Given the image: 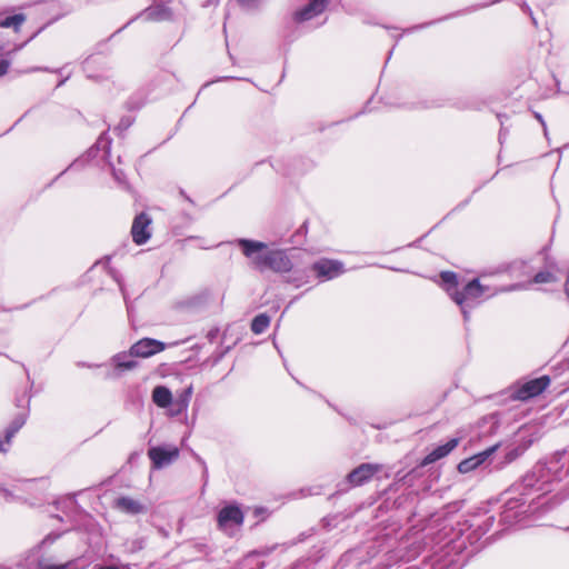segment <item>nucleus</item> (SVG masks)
Instances as JSON below:
<instances>
[{
    "label": "nucleus",
    "mask_w": 569,
    "mask_h": 569,
    "mask_svg": "<svg viewBox=\"0 0 569 569\" xmlns=\"http://www.w3.org/2000/svg\"><path fill=\"white\" fill-rule=\"evenodd\" d=\"M569 477V446L540 458L526 473L511 483L501 495L499 530L486 541H495L509 529L532 526L560 506L568 495L557 492L550 497L553 482Z\"/></svg>",
    "instance_id": "nucleus-1"
},
{
    "label": "nucleus",
    "mask_w": 569,
    "mask_h": 569,
    "mask_svg": "<svg viewBox=\"0 0 569 569\" xmlns=\"http://www.w3.org/2000/svg\"><path fill=\"white\" fill-rule=\"evenodd\" d=\"M462 506L463 500H455L435 512L432 517L437 529L432 535H435L437 543L447 550L448 556L451 553L461 556L470 546L471 550L461 559L467 562L471 555L483 547L477 545L492 528L496 516L490 515L488 510L469 517L457 516ZM458 560L460 561V559Z\"/></svg>",
    "instance_id": "nucleus-2"
},
{
    "label": "nucleus",
    "mask_w": 569,
    "mask_h": 569,
    "mask_svg": "<svg viewBox=\"0 0 569 569\" xmlns=\"http://www.w3.org/2000/svg\"><path fill=\"white\" fill-rule=\"evenodd\" d=\"M542 427L537 423L522 425L505 446L502 452L497 455L501 442H496L486 449L478 451L460 460L456 467L457 471L466 475L477 470L481 466L493 463L492 470L500 471L519 459L535 442L542 437Z\"/></svg>",
    "instance_id": "nucleus-3"
},
{
    "label": "nucleus",
    "mask_w": 569,
    "mask_h": 569,
    "mask_svg": "<svg viewBox=\"0 0 569 569\" xmlns=\"http://www.w3.org/2000/svg\"><path fill=\"white\" fill-rule=\"evenodd\" d=\"M229 243L238 247L260 272L271 270L274 273H289L293 269L286 249H272L267 242L251 238H236Z\"/></svg>",
    "instance_id": "nucleus-4"
},
{
    "label": "nucleus",
    "mask_w": 569,
    "mask_h": 569,
    "mask_svg": "<svg viewBox=\"0 0 569 569\" xmlns=\"http://www.w3.org/2000/svg\"><path fill=\"white\" fill-rule=\"evenodd\" d=\"M526 282H515L507 286L491 288L480 281V277L463 280L457 292L452 295V301L457 305L463 319L465 327L471 319V312L481 306L482 297L490 299L499 293L523 290ZM468 330V328H466Z\"/></svg>",
    "instance_id": "nucleus-5"
},
{
    "label": "nucleus",
    "mask_w": 569,
    "mask_h": 569,
    "mask_svg": "<svg viewBox=\"0 0 569 569\" xmlns=\"http://www.w3.org/2000/svg\"><path fill=\"white\" fill-rule=\"evenodd\" d=\"M111 144L112 139L110 138L108 131L100 133L96 143L90 147L86 153L73 160L64 170H62L59 174H57L49 183L46 184V188H50L53 186L56 181H58L68 170L70 169H79L87 166L91 160H93L100 151H102V157L108 159V164L110 168V173L113 180L117 182L119 187L122 189H129V182L126 176V172L122 169H118L114 164L109 161L111 154Z\"/></svg>",
    "instance_id": "nucleus-6"
},
{
    "label": "nucleus",
    "mask_w": 569,
    "mask_h": 569,
    "mask_svg": "<svg viewBox=\"0 0 569 569\" xmlns=\"http://www.w3.org/2000/svg\"><path fill=\"white\" fill-rule=\"evenodd\" d=\"M63 533L62 531H51L46 535L43 539L34 548L29 550L26 557L17 563V567L19 569H84L88 563L81 558L72 559L64 563H54L43 557L41 552L42 548L53 545Z\"/></svg>",
    "instance_id": "nucleus-7"
},
{
    "label": "nucleus",
    "mask_w": 569,
    "mask_h": 569,
    "mask_svg": "<svg viewBox=\"0 0 569 569\" xmlns=\"http://www.w3.org/2000/svg\"><path fill=\"white\" fill-rule=\"evenodd\" d=\"M419 499V489L405 485L399 481V473H396L395 481L383 490L382 500L378 507L379 510H406L409 515L415 516L411 509Z\"/></svg>",
    "instance_id": "nucleus-8"
},
{
    "label": "nucleus",
    "mask_w": 569,
    "mask_h": 569,
    "mask_svg": "<svg viewBox=\"0 0 569 569\" xmlns=\"http://www.w3.org/2000/svg\"><path fill=\"white\" fill-rule=\"evenodd\" d=\"M382 469V465L375 462H362L352 470H350L346 477L339 481L336 486V490L328 497L329 500L339 497L350 489L363 486L369 482L378 472Z\"/></svg>",
    "instance_id": "nucleus-9"
},
{
    "label": "nucleus",
    "mask_w": 569,
    "mask_h": 569,
    "mask_svg": "<svg viewBox=\"0 0 569 569\" xmlns=\"http://www.w3.org/2000/svg\"><path fill=\"white\" fill-rule=\"evenodd\" d=\"M76 530L94 553L103 551L106 547L103 528L93 516L84 512L80 518Z\"/></svg>",
    "instance_id": "nucleus-10"
},
{
    "label": "nucleus",
    "mask_w": 569,
    "mask_h": 569,
    "mask_svg": "<svg viewBox=\"0 0 569 569\" xmlns=\"http://www.w3.org/2000/svg\"><path fill=\"white\" fill-rule=\"evenodd\" d=\"M147 456L150 460L151 470H161L172 465L180 457L178 446L168 442L153 445L148 443Z\"/></svg>",
    "instance_id": "nucleus-11"
},
{
    "label": "nucleus",
    "mask_w": 569,
    "mask_h": 569,
    "mask_svg": "<svg viewBox=\"0 0 569 569\" xmlns=\"http://www.w3.org/2000/svg\"><path fill=\"white\" fill-rule=\"evenodd\" d=\"M550 383L551 378L548 375L531 378L523 382L518 381L513 385L510 397L517 401H529L542 395Z\"/></svg>",
    "instance_id": "nucleus-12"
},
{
    "label": "nucleus",
    "mask_w": 569,
    "mask_h": 569,
    "mask_svg": "<svg viewBox=\"0 0 569 569\" xmlns=\"http://www.w3.org/2000/svg\"><path fill=\"white\" fill-rule=\"evenodd\" d=\"M143 18L144 21H151V22H160V21H171L173 18V11L172 9L164 4V3H158V4H151L130 18L127 23H124L121 28L116 30L106 41H109L117 34L121 33L124 29H127L131 23L137 21L138 19Z\"/></svg>",
    "instance_id": "nucleus-13"
},
{
    "label": "nucleus",
    "mask_w": 569,
    "mask_h": 569,
    "mask_svg": "<svg viewBox=\"0 0 569 569\" xmlns=\"http://www.w3.org/2000/svg\"><path fill=\"white\" fill-rule=\"evenodd\" d=\"M309 271L320 281L333 280L346 272L345 263L338 259L319 258L309 266Z\"/></svg>",
    "instance_id": "nucleus-14"
},
{
    "label": "nucleus",
    "mask_w": 569,
    "mask_h": 569,
    "mask_svg": "<svg viewBox=\"0 0 569 569\" xmlns=\"http://www.w3.org/2000/svg\"><path fill=\"white\" fill-rule=\"evenodd\" d=\"M61 17L62 16H57L50 19L47 23L38 28L26 41L19 44H14L12 49L6 50V43L0 40V53H2V57L0 58V78L8 73L9 68L12 63L13 54L22 50L30 41L38 37L48 26L58 21Z\"/></svg>",
    "instance_id": "nucleus-15"
},
{
    "label": "nucleus",
    "mask_w": 569,
    "mask_h": 569,
    "mask_svg": "<svg viewBox=\"0 0 569 569\" xmlns=\"http://www.w3.org/2000/svg\"><path fill=\"white\" fill-rule=\"evenodd\" d=\"M244 521V512L241 505L237 501H231L224 505L217 513V525L221 530H227L232 527H239Z\"/></svg>",
    "instance_id": "nucleus-16"
},
{
    "label": "nucleus",
    "mask_w": 569,
    "mask_h": 569,
    "mask_svg": "<svg viewBox=\"0 0 569 569\" xmlns=\"http://www.w3.org/2000/svg\"><path fill=\"white\" fill-rule=\"evenodd\" d=\"M151 223L152 218L146 211H141L134 216L130 230L134 244L143 246L151 239Z\"/></svg>",
    "instance_id": "nucleus-17"
},
{
    "label": "nucleus",
    "mask_w": 569,
    "mask_h": 569,
    "mask_svg": "<svg viewBox=\"0 0 569 569\" xmlns=\"http://www.w3.org/2000/svg\"><path fill=\"white\" fill-rule=\"evenodd\" d=\"M176 345H178L177 341L172 343H166L164 341L156 338L144 337L131 345L130 352L137 358H150L166 350L168 347Z\"/></svg>",
    "instance_id": "nucleus-18"
},
{
    "label": "nucleus",
    "mask_w": 569,
    "mask_h": 569,
    "mask_svg": "<svg viewBox=\"0 0 569 569\" xmlns=\"http://www.w3.org/2000/svg\"><path fill=\"white\" fill-rule=\"evenodd\" d=\"M461 435H455L448 437L443 441L436 443L431 447V449L423 457V465H432L437 461L448 457L461 442Z\"/></svg>",
    "instance_id": "nucleus-19"
},
{
    "label": "nucleus",
    "mask_w": 569,
    "mask_h": 569,
    "mask_svg": "<svg viewBox=\"0 0 569 569\" xmlns=\"http://www.w3.org/2000/svg\"><path fill=\"white\" fill-rule=\"evenodd\" d=\"M136 358V356L131 355L130 349L113 355L110 358L112 371L106 373V379H117L120 378L123 372L136 369L139 365Z\"/></svg>",
    "instance_id": "nucleus-20"
},
{
    "label": "nucleus",
    "mask_w": 569,
    "mask_h": 569,
    "mask_svg": "<svg viewBox=\"0 0 569 569\" xmlns=\"http://www.w3.org/2000/svg\"><path fill=\"white\" fill-rule=\"evenodd\" d=\"M367 548L357 547L347 550L337 561L335 569H361L368 562Z\"/></svg>",
    "instance_id": "nucleus-21"
},
{
    "label": "nucleus",
    "mask_w": 569,
    "mask_h": 569,
    "mask_svg": "<svg viewBox=\"0 0 569 569\" xmlns=\"http://www.w3.org/2000/svg\"><path fill=\"white\" fill-rule=\"evenodd\" d=\"M500 0H492L491 2L489 3H481V4H477V6H472V7H468L463 10H458V11H455V12H451V13H448L446 16H442L440 18H437V19H433V20H430V21H426V22H421V23H417V24H412L410 27H407L403 29V33L405 34H411L413 32H417V31H421L423 29H427L431 26H435L437 23H440L442 21H446V20H449L451 18H456V17H459L463 13H469V12H472V11H476L477 9L479 8H485V7H488V6H491V4H496L498 3Z\"/></svg>",
    "instance_id": "nucleus-22"
},
{
    "label": "nucleus",
    "mask_w": 569,
    "mask_h": 569,
    "mask_svg": "<svg viewBox=\"0 0 569 569\" xmlns=\"http://www.w3.org/2000/svg\"><path fill=\"white\" fill-rule=\"evenodd\" d=\"M328 9L327 6L317 1V0H308L306 4L297 8L292 12V21L296 24H301L307 21H310L320 14H322Z\"/></svg>",
    "instance_id": "nucleus-23"
},
{
    "label": "nucleus",
    "mask_w": 569,
    "mask_h": 569,
    "mask_svg": "<svg viewBox=\"0 0 569 569\" xmlns=\"http://www.w3.org/2000/svg\"><path fill=\"white\" fill-rule=\"evenodd\" d=\"M533 271L530 260L516 259L499 264L491 274L508 273L510 277L522 278L529 277Z\"/></svg>",
    "instance_id": "nucleus-24"
},
{
    "label": "nucleus",
    "mask_w": 569,
    "mask_h": 569,
    "mask_svg": "<svg viewBox=\"0 0 569 569\" xmlns=\"http://www.w3.org/2000/svg\"><path fill=\"white\" fill-rule=\"evenodd\" d=\"M270 552L271 549L268 548L263 550H251L237 561L232 569H264L268 565L264 557Z\"/></svg>",
    "instance_id": "nucleus-25"
},
{
    "label": "nucleus",
    "mask_w": 569,
    "mask_h": 569,
    "mask_svg": "<svg viewBox=\"0 0 569 569\" xmlns=\"http://www.w3.org/2000/svg\"><path fill=\"white\" fill-rule=\"evenodd\" d=\"M501 425V412L493 411L488 415L480 417L477 421V428L479 429V436L488 437L497 432Z\"/></svg>",
    "instance_id": "nucleus-26"
},
{
    "label": "nucleus",
    "mask_w": 569,
    "mask_h": 569,
    "mask_svg": "<svg viewBox=\"0 0 569 569\" xmlns=\"http://www.w3.org/2000/svg\"><path fill=\"white\" fill-rule=\"evenodd\" d=\"M30 401L31 395L28 397L27 400V411L17 413L13 417V419L9 422V425L4 428L1 436L4 438V441L7 443H10L14 436L19 432V430L26 425L30 410Z\"/></svg>",
    "instance_id": "nucleus-27"
},
{
    "label": "nucleus",
    "mask_w": 569,
    "mask_h": 569,
    "mask_svg": "<svg viewBox=\"0 0 569 569\" xmlns=\"http://www.w3.org/2000/svg\"><path fill=\"white\" fill-rule=\"evenodd\" d=\"M27 20L23 12H14V8H8L0 12V28L12 29L19 32Z\"/></svg>",
    "instance_id": "nucleus-28"
},
{
    "label": "nucleus",
    "mask_w": 569,
    "mask_h": 569,
    "mask_svg": "<svg viewBox=\"0 0 569 569\" xmlns=\"http://www.w3.org/2000/svg\"><path fill=\"white\" fill-rule=\"evenodd\" d=\"M81 66L88 79L96 82H101L106 79V77L102 73L96 72V70L103 71L106 69V61L96 58L94 54L88 56L82 61Z\"/></svg>",
    "instance_id": "nucleus-29"
},
{
    "label": "nucleus",
    "mask_w": 569,
    "mask_h": 569,
    "mask_svg": "<svg viewBox=\"0 0 569 569\" xmlns=\"http://www.w3.org/2000/svg\"><path fill=\"white\" fill-rule=\"evenodd\" d=\"M116 507L130 516L143 515L148 511V507L144 503L130 496H119L116 499Z\"/></svg>",
    "instance_id": "nucleus-30"
},
{
    "label": "nucleus",
    "mask_w": 569,
    "mask_h": 569,
    "mask_svg": "<svg viewBox=\"0 0 569 569\" xmlns=\"http://www.w3.org/2000/svg\"><path fill=\"white\" fill-rule=\"evenodd\" d=\"M429 465H423V457L418 461V463L411 468L408 472L402 473L400 470L396 473H399V481L412 486L413 488H418L420 490V485L418 483L425 473V468Z\"/></svg>",
    "instance_id": "nucleus-31"
},
{
    "label": "nucleus",
    "mask_w": 569,
    "mask_h": 569,
    "mask_svg": "<svg viewBox=\"0 0 569 569\" xmlns=\"http://www.w3.org/2000/svg\"><path fill=\"white\" fill-rule=\"evenodd\" d=\"M152 402L160 409L172 407L173 393L166 385H157L151 392Z\"/></svg>",
    "instance_id": "nucleus-32"
},
{
    "label": "nucleus",
    "mask_w": 569,
    "mask_h": 569,
    "mask_svg": "<svg viewBox=\"0 0 569 569\" xmlns=\"http://www.w3.org/2000/svg\"><path fill=\"white\" fill-rule=\"evenodd\" d=\"M439 286L447 292L450 299H452L453 292H457L461 282L459 274L456 271L443 270L438 274Z\"/></svg>",
    "instance_id": "nucleus-33"
},
{
    "label": "nucleus",
    "mask_w": 569,
    "mask_h": 569,
    "mask_svg": "<svg viewBox=\"0 0 569 569\" xmlns=\"http://www.w3.org/2000/svg\"><path fill=\"white\" fill-rule=\"evenodd\" d=\"M209 300V292L201 291L199 293H196L193 296H190L183 300H180L176 303V308L179 310H191L196 311L199 310L208 303Z\"/></svg>",
    "instance_id": "nucleus-34"
},
{
    "label": "nucleus",
    "mask_w": 569,
    "mask_h": 569,
    "mask_svg": "<svg viewBox=\"0 0 569 569\" xmlns=\"http://www.w3.org/2000/svg\"><path fill=\"white\" fill-rule=\"evenodd\" d=\"M271 323V316L268 312H259L250 321V330L253 335H262Z\"/></svg>",
    "instance_id": "nucleus-35"
},
{
    "label": "nucleus",
    "mask_w": 569,
    "mask_h": 569,
    "mask_svg": "<svg viewBox=\"0 0 569 569\" xmlns=\"http://www.w3.org/2000/svg\"><path fill=\"white\" fill-rule=\"evenodd\" d=\"M309 231V220L306 219L299 228L291 234L289 242L295 248H301L307 242V234Z\"/></svg>",
    "instance_id": "nucleus-36"
},
{
    "label": "nucleus",
    "mask_w": 569,
    "mask_h": 569,
    "mask_svg": "<svg viewBox=\"0 0 569 569\" xmlns=\"http://www.w3.org/2000/svg\"><path fill=\"white\" fill-rule=\"evenodd\" d=\"M309 268L302 270H296L290 276L286 278V282L293 284L296 288H300L301 286L309 282Z\"/></svg>",
    "instance_id": "nucleus-37"
},
{
    "label": "nucleus",
    "mask_w": 569,
    "mask_h": 569,
    "mask_svg": "<svg viewBox=\"0 0 569 569\" xmlns=\"http://www.w3.org/2000/svg\"><path fill=\"white\" fill-rule=\"evenodd\" d=\"M192 393H193V386H192V383H190L177 391V397L176 398L173 397V402H179L182 406L189 407Z\"/></svg>",
    "instance_id": "nucleus-38"
},
{
    "label": "nucleus",
    "mask_w": 569,
    "mask_h": 569,
    "mask_svg": "<svg viewBox=\"0 0 569 569\" xmlns=\"http://www.w3.org/2000/svg\"><path fill=\"white\" fill-rule=\"evenodd\" d=\"M319 559L311 557L300 558L295 561L289 569H318Z\"/></svg>",
    "instance_id": "nucleus-39"
},
{
    "label": "nucleus",
    "mask_w": 569,
    "mask_h": 569,
    "mask_svg": "<svg viewBox=\"0 0 569 569\" xmlns=\"http://www.w3.org/2000/svg\"><path fill=\"white\" fill-rule=\"evenodd\" d=\"M26 375H27V380L28 382L30 383V390H32L33 386H34V381L33 379H31L30 377V373H29V369L26 367V365H21ZM31 395V398L33 397V393L31 391H28V392H24V395H22L21 397H17L16 398V406L18 408H23L26 407L27 408V400H28V397Z\"/></svg>",
    "instance_id": "nucleus-40"
},
{
    "label": "nucleus",
    "mask_w": 569,
    "mask_h": 569,
    "mask_svg": "<svg viewBox=\"0 0 569 569\" xmlns=\"http://www.w3.org/2000/svg\"><path fill=\"white\" fill-rule=\"evenodd\" d=\"M164 410H167V416L170 418H176L183 415V420L186 423H188V406H182L179 402H173L172 407L166 408Z\"/></svg>",
    "instance_id": "nucleus-41"
},
{
    "label": "nucleus",
    "mask_w": 569,
    "mask_h": 569,
    "mask_svg": "<svg viewBox=\"0 0 569 569\" xmlns=\"http://www.w3.org/2000/svg\"><path fill=\"white\" fill-rule=\"evenodd\" d=\"M236 79H238V78L237 77H231V76L217 77L216 79H213L211 81H207L206 83H203L202 87L200 88V90L198 91L197 96H199L204 88L209 87L210 84H212L214 82H222V81H229V80H236ZM196 98H198V97H196ZM196 101H197V99H194L193 102L184 110L182 116H184L187 112H189V110L196 104ZM182 118L183 117H181L178 120V124L182 121Z\"/></svg>",
    "instance_id": "nucleus-42"
},
{
    "label": "nucleus",
    "mask_w": 569,
    "mask_h": 569,
    "mask_svg": "<svg viewBox=\"0 0 569 569\" xmlns=\"http://www.w3.org/2000/svg\"><path fill=\"white\" fill-rule=\"evenodd\" d=\"M555 280H556V276L551 271H549L547 269H542L533 274L531 282H533V283H550V282H553Z\"/></svg>",
    "instance_id": "nucleus-43"
},
{
    "label": "nucleus",
    "mask_w": 569,
    "mask_h": 569,
    "mask_svg": "<svg viewBox=\"0 0 569 569\" xmlns=\"http://www.w3.org/2000/svg\"><path fill=\"white\" fill-rule=\"evenodd\" d=\"M134 118L131 116H122L114 127V132L117 136L122 137V134L133 124Z\"/></svg>",
    "instance_id": "nucleus-44"
},
{
    "label": "nucleus",
    "mask_w": 569,
    "mask_h": 569,
    "mask_svg": "<svg viewBox=\"0 0 569 569\" xmlns=\"http://www.w3.org/2000/svg\"><path fill=\"white\" fill-rule=\"evenodd\" d=\"M485 184H486V182H483L481 186L477 187L468 198H466L465 200L460 201L456 207H453V208H452V209H451V210H450V211H449V212L443 217V219H442V220L447 219L449 216H451V214H452V213H455V212H458V211L463 210V209H465V208L470 203V201H471V199H472V196H473L475 193H477V192H478V191H479V190H480Z\"/></svg>",
    "instance_id": "nucleus-45"
},
{
    "label": "nucleus",
    "mask_w": 569,
    "mask_h": 569,
    "mask_svg": "<svg viewBox=\"0 0 569 569\" xmlns=\"http://www.w3.org/2000/svg\"><path fill=\"white\" fill-rule=\"evenodd\" d=\"M108 274L117 282L121 295L126 296L127 288H126L122 274L117 269H114L112 267L108 268Z\"/></svg>",
    "instance_id": "nucleus-46"
},
{
    "label": "nucleus",
    "mask_w": 569,
    "mask_h": 569,
    "mask_svg": "<svg viewBox=\"0 0 569 569\" xmlns=\"http://www.w3.org/2000/svg\"><path fill=\"white\" fill-rule=\"evenodd\" d=\"M443 101L441 99H432L419 101L412 106L413 109H432V108H441L443 107Z\"/></svg>",
    "instance_id": "nucleus-47"
},
{
    "label": "nucleus",
    "mask_w": 569,
    "mask_h": 569,
    "mask_svg": "<svg viewBox=\"0 0 569 569\" xmlns=\"http://www.w3.org/2000/svg\"><path fill=\"white\" fill-rule=\"evenodd\" d=\"M191 456L193 457V459L201 466L202 468V479L204 480V482L208 481V477H209V471H208V467H207V463L204 461V459L198 455L193 449H189Z\"/></svg>",
    "instance_id": "nucleus-48"
},
{
    "label": "nucleus",
    "mask_w": 569,
    "mask_h": 569,
    "mask_svg": "<svg viewBox=\"0 0 569 569\" xmlns=\"http://www.w3.org/2000/svg\"><path fill=\"white\" fill-rule=\"evenodd\" d=\"M122 297H123V300H124V305H126V309H127V313H128V319L130 321H132L133 317H134V312H136L134 302L132 300H130L128 291L126 292V296H122Z\"/></svg>",
    "instance_id": "nucleus-49"
},
{
    "label": "nucleus",
    "mask_w": 569,
    "mask_h": 569,
    "mask_svg": "<svg viewBox=\"0 0 569 569\" xmlns=\"http://www.w3.org/2000/svg\"><path fill=\"white\" fill-rule=\"evenodd\" d=\"M230 350L231 347L228 346L223 350L213 352L212 356L210 357L211 365L217 366Z\"/></svg>",
    "instance_id": "nucleus-50"
},
{
    "label": "nucleus",
    "mask_w": 569,
    "mask_h": 569,
    "mask_svg": "<svg viewBox=\"0 0 569 569\" xmlns=\"http://www.w3.org/2000/svg\"><path fill=\"white\" fill-rule=\"evenodd\" d=\"M124 106L128 111H137L143 107V102L139 101L138 99H136L133 97H130L126 101Z\"/></svg>",
    "instance_id": "nucleus-51"
},
{
    "label": "nucleus",
    "mask_w": 569,
    "mask_h": 569,
    "mask_svg": "<svg viewBox=\"0 0 569 569\" xmlns=\"http://www.w3.org/2000/svg\"><path fill=\"white\" fill-rule=\"evenodd\" d=\"M141 455H142V450H134V451L130 452V455L127 458V465H129L130 467L137 466L141 458Z\"/></svg>",
    "instance_id": "nucleus-52"
},
{
    "label": "nucleus",
    "mask_w": 569,
    "mask_h": 569,
    "mask_svg": "<svg viewBox=\"0 0 569 569\" xmlns=\"http://www.w3.org/2000/svg\"><path fill=\"white\" fill-rule=\"evenodd\" d=\"M520 9H521V11H522L523 13H526V14H528V16H529V18H530V20H531L532 24H533L535 27H537V26H538V21H537L536 17H535V14H533V12H532V10H531L530 6H529L526 1H523V2L520 4Z\"/></svg>",
    "instance_id": "nucleus-53"
},
{
    "label": "nucleus",
    "mask_w": 569,
    "mask_h": 569,
    "mask_svg": "<svg viewBox=\"0 0 569 569\" xmlns=\"http://www.w3.org/2000/svg\"><path fill=\"white\" fill-rule=\"evenodd\" d=\"M61 68L52 69L49 67H31L27 70V72H54V73H61Z\"/></svg>",
    "instance_id": "nucleus-54"
},
{
    "label": "nucleus",
    "mask_w": 569,
    "mask_h": 569,
    "mask_svg": "<svg viewBox=\"0 0 569 569\" xmlns=\"http://www.w3.org/2000/svg\"><path fill=\"white\" fill-rule=\"evenodd\" d=\"M219 335H220V329L218 327H213L207 332V339L209 342L212 343L218 339Z\"/></svg>",
    "instance_id": "nucleus-55"
},
{
    "label": "nucleus",
    "mask_w": 569,
    "mask_h": 569,
    "mask_svg": "<svg viewBox=\"0 0 569 569\" xmlns=\"http://www.w3.org/2000/svg\"><path fill=\"white\" fill-rule=\"evenodd\" d=\"M372 98H373V97H371V98L366 102L365 107H363L360 111H358V112H357V113H355L353 116L349 117V118H348V120H353V119H356V118L360 117L361 114H366V113L370 112V111H371V109L369 108V104H370V102H371Z\"/></svg>",
    "instance_id": "nucleus-56"
},
{
    "label": "nucleus",
    "mask_w": 569,
    "mask_h": 569,
    "mask_svg": "<svg viewBox=\"0 0 569 569\" xmlns=\"http://www.w3.org/2000/svg\"><path fill=\"white\" fill-rule=\"evenodd\" d=\"M509 133V130L506 126H502V128H500L499 130V134H498V141L499 143L502 146L507 139V136Z\"/></svg>",
    "instance_id": "nucleus-57"
},
{
    "label": "nucleus",
    "mask_w": 569,
    "mask_h": 569,
    "mask_svg": "<svg viewBox=\"0 0 569 569\" xmlns=\"http://www.w3.org/2000/svg\"><path fill=\"white\" fill-rule=\"evenodd\" d=\"M405 36V33H400V34H392V38L395 40V44L392 46V48L390 49L389 53H388V58H387V61L386 63L390 60L391 56H392V52L396 48V46L399 43V41L402 39V37Z\"/></svg>",
    "instance_id": "nucleus-58"
},
{
    "label": "nucleus",
    "mask_w": 569,
    "mask_h": 569,
    "mask_svg": "<svg viewBox=\"0 0 569 569\" xmlns=\"http://www.w3.org/2000/svg\"><path fill=\"white\" fill-rule=\"evenodd\" d=\"M438 224H436L433 228H431L427 233H425L423 236H421L420 238L416 239L415 241H412L411 243L408 244V247H412V248H418L421 243V241L437 227Z\"/></svg>",
    "instance_id": "nucleus-59"
},
{
    "label": "nucleus",
    "mask_w": 569,
    "mask_h": 569,
    "mask_svg": "<svg viewBox=\"0 0 569 569\" xmlns=\"http://www.w3.org/2000/svg\"><path fill=\"white\" fill-rule=\"evenodd\" d=\"M179 194L186 201H188L190 204L196 206L194 200L186 192L183 188H179Z\"/></svg>",
    "instance_id": "nucleus-60"
},
{
    "label": "nucleus",
    "mask_w": 569,
    "mask_h": 569,
    "mask_svg": "<svg viewBox=\"0 0 569 569\" xmlns=\"http://www.w3.org/2000/svg\"><path fill=\"white\" fill-rule=\"evenodd\" d=\"M268 512V509L263 506H258L253 509L254 517H262Z\"/></svg>",
    "instance_id": "nucleus-61"
},
{
    "label": "nucleus",
    "mask_w": 569,
    "mask_h": 569,
    "mask_svg": "<svg viewBox=\"0 0 569 569\" xmlns=\"http://www.w3.org/2000/svg\"><path fill=\"white\" fill-rule=\"evenodd\" d=\"M315 531V529H310V532H301L299 533L298 536V542H303L307 540L308 537H310L312 535V532Z\"/></svg>",
    "instance_id": "nucleus-62"
},
{
    "label": "nucleus",
    "mask_w": 569,
    "mask_h": 569,
    "mask_svg": "<svg viewBox=\"0 0 569 569\" xmlns=\"http://www.w3.org/2000/svg\"><path fill=\"white\" fill-rule=\"evenodd\" d=\"M533 117L541 126H545V123H547L543 116L540 112L533 111Z\"/></svg>",
    "instance_id": "nucleus-63"
},
{
    "label": "nucleus",
    "mask_w": 569,
    "mask_h": 569,
    "mask_svg": "<svg viewBox=\"0 0 569 569\" xmlns=\"http://www.w3.org/2000/svg\"><path fill=\"white\" fill-rule=\"evenodd\" d=\"M93 569H121V568L118 566H113V565H97L93 567Z\"/></svg>",
    "instance_id": "nucleus-64"
}]
</instances>
